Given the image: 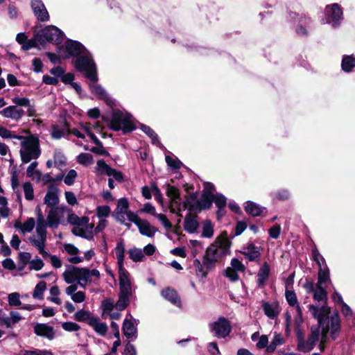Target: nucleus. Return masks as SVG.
Returning <instances> with one entry per match:
<instances>
[{
	"label": "nucleus",
	"instance_id": "f257e3e1",
	"mask_svg": "<svg viewBox=\"0 0 355 355\" xmlns=\"http://www.w3.org/2000/svg\"><path fill=\"white\" fill-rule=\"evenodd\" d=\"M0 137L3 139L11 138L19 140L24 139L21 144L24 150H20L21 159L24 164L30 162L33 159H37L41 155L40 140L36 135H31L25 137L24 136L13 134L7 128L0 126Z\"/></svg>",
	"mask_w": 355,
	"mask_h": 355
},
{
	"label": "nucleus",
	"instance_id": "f03ea898",
	"mask_svg": "<svg viewBox=\"0 0 355 355\" xmlns=\"http://www.w3.org/2000/svg\"><path fill=\"white\" fill-rule=\"evenodd\" d=\"M308 307L309 311L311 313L313 317L317 319L318 324L320 325L323 324L325 321H330V338L333 340H336L341 331V321L338 311H334L330 316L331 308L327 305V302H324L320 308L314 304H309Z\"/></svg>",
	"mask_w": 355,
	"mask_h": 355
},
{
	"label": "nucleus",
	"instance_id": "7ed1b4c3",
	"mask_svg": "<svg viewBox=\"0 0 355 355\" xmlns=\"http://www.w3.org/2000/svg\"><path fill=\"white\" fill-rule=\"evenodd\" d=\"M132 118L130 113L124 114L120 110H116L112 113L108 127L114 131L121 130L124 135L132 132L137 128Z\"/></svg>",
	"mask_w": 355,
	"mask_h": 355
},
{
	"label": "nucleus",
	"instance_id": "20e7f679",
	"mask_svg": "<svg viewBox=\"0 0 355 355\" xmlns=\"http://www.w3.org/2000/svg\"><path fill=\"white\" fill-rule=\"evenodd\" d=\"M37 26H35L34 37L41 45L46 42L56 45L60 44L63 41L64 34L62 31L53 25L46 26L40 31H37Z\"/></svg>",
	"mask_w": 355,
	"mask_h": 355
},
{
	"label": "nucleus",
	"instance_id": "39448f33",
	"mask_svg": "<svg viewBox=\"0 0 355 355\" xmlns=\"http://www.w3.org/2000/svg\"><path fill=\"white\" fill-rule=\"evenodd\" d=\"M74 67L78 71L85 73V76L93 83L98 81L96 65L90 55H81L78 57Z\"/></svg>",
	"mask_w": 355,
	"mask_h": 355
},
{
	"label": "nucleus",
	"instance_id": "423d86ee",
	"mask_svg": "<svg viewBox=\"0 0 355 355\" xmlns=\"http://www.w3.org/2000/svg\"><path fill=\"white\" fill-rule=\"evenodd\" d=\"M209 329L215 337L225 338L231 333L232 327L227 318L220 316L216 321L209 324Z\"/></svg>",
	"mask_w": 355,
	"mask_h": 355
},
{
	"label": "nucleus",
	"instance_id": "0eeeda50",
	"mask_svg": "<svg viewBox=\"0 0 355 355\" xmlns=\"http://www.w3.org/2000/svg\"><path fill=\"white\" fill-rule=\"evenodd\" d=\"M325 14L327 21L328 23L332 22L334 27L339 26L340 21L343 18V8L337 3L327 5L325 8Z\"/></svg>",
	"mask_w": 355,
	"mask_h": 355
},
{
	"label": "nucleus",
	"instance_id": "6e6552de",
	"mask_svg": "<svg viewBox=\"0 0 355 355\" xmlns=\"http://www.w3.org/2000/svg\"><path fill=\"white\" fill-rule=\"evenodd\" d=\"M64 47L68 56L66 58H78L81 54L89 53L85 46L78 41L68 39L64 43Z\"/></svg>",
	"mask_w": 355,
	"mask_h": 355
},
{
	"label": "nucleus",
	"instance_id": "1a4fd4ad",
	"mask_svg": "<svg viewBox=\"0 0 355 355\" xmlns=\"http://www.w3.org/2000/svg\"><path fill=\"white\" fill-rule=\"evenodd\" d=\"M232 241L228 238L227 231H223L217 236L212 243V246L216 247L220 251L222 256H226L230 253Z\"/></svg>",
	"mask_w": 355,
	"mask_h": 355
},
{
	"label": "nucleus",
	"instance_id": "9d476101",
	"mask_svg": "<svg viewBox=\"0 0 355 355\" xmlns=\"http://www.w3.org/2000/svg\"><path fill=\"white\" fill-rule=\"evenodd\" d=\"M31 8L38 21L44 22L49 20V12L42 0H32Z\"/></svg>",
	"mask_w": 355,
	"mask_h": 355
},
{
	"label": "nucleus",
	"instance_id": "9b49d317",
	"mask_svg": "<svg viewBox=\"0 0 355 355\" xmlns=\"http://www.w3.org/2000/svg\"><path fill=\"white\" fill-rule=\"evenodd\" d=\"M320 334V325L317 324L311 327V334L309 335L308 338L305 343L304 353L309 352L316 345L319 340Z\"/></svg>",
	"mask_w": 355,
	"mask_h": 355
},
{
	"label": "nucleus",
	"instance_id": "f8f14e48",
	"mask_svg": "<svg viewBox=\"0 0 355 355\" xmlns=\"http://www.w3.org/2000/svg\"><path fill=\"white\" fill-rule=\"evenodd\" d=\"M243 249L247 251L241 252V253L249 261L259 262L261 255L260 252L261 247H257L252 242H250L246 246L243 247Z\"/></svg>",
	"mask_w": 355,
	"mask_h": 355
},
{
	"label": "nucleus",
	"instance_id": "ddd939ff",
	"mask_svg": "<svg viewBox=\"0 0 355 355\" xmlns=\"http://www.w3.org/2000/svg\"><path fill=\"white\" fill-rule=\"evenodd\" d=\"M132 295V288H119V299L115 304L116 309L122 311L130 304V296Z\"/></svg>",
	"mask_w": 355,
	"mask_h": 355
},
{
	"label": "nucleus",
	"instance_id": "4468645a",
	"mask_svg": "<svg viewBox=\"0 0 355 355\" xmlns=\"http://www.w3.org/2000/svg\"><path fill=\"white\" fill-rule=\"evenodd\" d=\"M58 191L59 189L53 184L49 185L48 191L44 197V203L47 207H55V206L59 203Z\"/></svg>",
	"mask_w": 355,
	"mask_h": 355
},
{
	"label": "nucleus",
	"instance_id": "2eb2a0df",
	"mask_svg": "<svg viewBox=\"0 0 355 355\" xmlns=\"http://www.w3.org/2000/svg\"><path fill=\"white\" fill-rule=\"evenodd\" d=\"M34 332L37 336L52 340L55 336L53 327L46 324L37 323L34 327Z\"/></svg>",
	"mask_w": 355,
	"mask_h": 355
},
{
	"label": "nucleus",
	"instance_id": "dca6fc26",
	"mask_svg": "<svg viewBox=\"0 0 355 355\" xmlns=\"http://www.w3.org/2000/svg\"><path fill=\"white\" fill-rule=\"evenodd\" d=\"M161 295L164 299L169 301L171 304L178 306L181 305L180 297L177 291L174 288L166 287L162 291Z\"/></svg>",
	"mask_w": 355,
	"mask_h": 355
},
{
	"label": "nucleus",
	"instance_id": "f3484780",
	"mask_svg": "<svg viewBox=\"0 0 355 355\" xmlns=\"http://www.w3.org/2000/svg\"><path fill=\"white\" fill-rule=\"evenodd\" d=\"M198 216L188 213L184 218V228L189 234L196 232L199 226L197 220Z\"/></svg>",
	"mask_w": 355,
	"mask_h": 355
},
{
	"label": "nucleus",
	"instance_id": "a211bd4d",
	"mask_svg": "<svg viewBox=\"0 0 355 355\" xmlns=\"http://www.w3.org/2000/svg\"><path fill=\"white\" fill-rule=\"evenodd\" d=\"M270 267L268 262H264L257 273V284L259 287H263L270 276Z\"/></svg>",
	"mask_w": 355,
	"mask_h": 355
},
{
	"label": "nucleus",
	"instance_id": "6ab92c4d",
	"mask_svg": "<svg viewBox=\"0 0 355 355\" xmlns=\"http://www.w3.org/2000/svg\"><path fill=\"white\" fill-rule=\"evenodd\" d=\"M122 331L124 336L128 338H136L137 337V328L135 326L131 320L125 318L123 320Z\"/></svg>",
	"mask_w": 355,
	"mask_h": 355
},
{
	"label": "nucleus",
	"instance_id": "aec40b11",
	"mask_svg": "<svg viewBox=\"0 0 355 355\" xmlns=\"http://www.w3.org/2000/svg\"><path fill=\"white\" fill-rule=\"evenodd\" d=\"M46 222L48 226L52 229L58 227L60 223V216L57 207H53L50 209Z\"/></svg>",
	"mask_w": 355,
	"mask_h": 355
},
{
	"label": "nucleus",
	"instance_id": "412c9836",
	"mask_svg": "<svg viewBox=\"0 0 355 355\" xmlns=\"http://www.w3.org/2000/svg\"><path fill=\"white\" fill-rule=\"evenodd\" d=\"M99 320L98 317H95L89 322V326L92 327L98 335L105 336L107 332V325L105 322H100Z\"/></svg>",
	"mask_w": 355,
	"mask_h": 355
},
{
	"label": "nucleus",
	"instance_id": "4be33fe9",
	"mask_svg": "<svg viewBox=\"0 0 355 355\" xmlns=\"http://www.w3.org/2000/svg\"><path fill=\"white\" fill-rule=\"evenodd\" d=\"M137 226L141 234L148 237H153L157 230L156 227L150 226L146 220H142Z\"/></svg>",
	"mask_w": 355,
	"mask_h": 355
},
{
	"label": "nucleus",
	"instance_id": "5701e85b",
	"mask_svg": "<svg viewBox=\"0 0 355 355\" xmlns=\"http://www.w3.org/2000/svg\"><path fill=\"white\" fill-rule=\"evenodd\" d=\"M119 288H132L129 279V272L124 267L118 268Z\"/></svg>",
	"mask_w": 355,
	"mask_h": 355
},
{
	"label": "nucleus",
	"instance_id": "b1692460",
	"mask_svg": "<svg viewBox=\"0 0 355 355\" xmlns=\"http://www.w3.org/2000/svg\"><path fill=\"white\" fill-rule=\"evenodd\" d=\"M214 200V193H210L209 192H202L200 200H198L200 205L201 209L203 210H209L212 207V203Z\"/></svg>",
	"mask_w": 355,
	"mask_h": 355
},
{
	"label": "nucleus",
	"instance_id": "393cba45",
	"mask_svg": "<svg viewBox=\"0 0 355 355\" xmlns=\"http://www.w3.org/2000/svg\"><path fill=\"white\" fill-rule=\"evenodd\" d=\"M118 268L124 267L125 245L123 239H120L115 248Z\"/></svg>",
	"mask_w": 355,
	"mask_h": 355
},
{
	"label": "nucleus",
	"instance_id": "a878e982",
	"mask_svg": "<svg viewBox=\"0 0 355 355\" xmlns=\"http://www.w3.org/2000/svg\"><path fill=\"white\" fill-rule=\"evenodd\" d=\"M244 209L248 214L252 216H259L261 215L264 208L261 207L259 205L252 201H247Z\"/></svg>",
	"mask_w": 355,
	"mask_h": 355
},
{
	"label": "nucleus",
	"instance_id": "bb28decb",
	"mask_svg": "<svg viewBox=\"0 0 355 355\" xmlns=\"http://www.w3.org/2000/svg\"><path fill=\"white\" fill-rule=\"evenodd\" d=\"M95 316H93L92 313L88 310L80 309L78 311L73 315V319L79 322H87L89 325L91 320L94 319Z\"/></svg>",
	"mask_w": 355,
	"mask_h": 355
},
{
	"label": "nucleus",
	"instance_id": "cd10ccee",
	"mask_svg": "<svg viewBox=\"0 0 355 355\" xmlns=\"http://www.w3.org/2000/svg\"><path fill=\"white\" fill-rule=\"evenodd\" d=\"M355 67V56L354 55H345L341 61V68L345 72H351Z\"/></svg>",
	"mask_w": 355,
	"mask_h": 355
},
{
	"label": "nucleus",
	"instance_id": "c85d7f7f",
	"mask_svg": "<svg viewBox=\"0 0 355 355\" xmlns=\"http://www.w3.org/2000/svg\"><path fill=\"white\" fill-rule=\"evenodd\" d=\"M166 187V196L171 199V202H174L176 205H179L178 200H181L180 191L175 186L167 184Z\"/></svg>",
	"mask_w": 355,
	"mask_h": 355
},
{
	"label": "nucleus",
	"instance_id": "c756f323",
	"mask_svg": "<svg viewBox=\"0 0 355 355\" xmlns=\"http://www.w3.org/2000/svg\"><path fill=\"white\" fill-rule=\"evenodd\" d=\"M183 209H188L189 213L191 214H196L198 216V214L200 213L203 209H201V205L198 200L196 202H191L188 200H184L182 202Z\"/></svg>",
	"mask_w": 355,
	"mask_h": 355
},
{
	"label": "nucleus",
	"instance_id": "7c9ffc66",
	"mask_svg": "<svg viewBox=\"0 0 355 355\" xmlns=\"http://www.w3.org/2000/svg\"><path fill=\"white\" fill-rule=\"evenodd\" d=\"M89 218L87 216L79 217L74 213L69 214L67 217V221L73 225L77 226H83L89 223Z\"/></svg>",
	"mask_w": 355,
	"mask_h": 355
},
{
	"label": "nucleus",
	"instance_id": "2f4dec72",
	"mask_svg": "<svg viewBox=\"0 0 355 355\" xmlns=\"http://www.w3.org/2000/svg\"><path fill=\"white\" fill-rule=\"evenodd\" d=\"M72 268L76 270L77 275V280L80 282L83 281L85 284L88 282L91 281L89 274V268H78L76 266H72Z\"/></svg>",
	"mask_w": 355,
	"mask_h": 355
},
{
	"label": "nucleus",
	"instance_id": "473e14b6",
	"mask_svg": "<svg viewBox=\"0 0 355 355\" xmlns=\"http://www.w3.org/2000/svg\"><path fill=\"white\" fill-rule=\"evenodd\" d=\"M285 343L284 339L282 338L281 334H275L270 345L267 347L266 351L268 353H272L275 351L277 345H283Z\"/></svg>",
	"mask_w": 355,
	"mask_h": 355
},
{
	"label": "nucleus",
	"instance_id": "72a5a7b5",
	"mask_svg": "<svg viewBox=\"0 0 355 355\" xmlns=\"http://www.w3.org/2000/svg\"><path fill=\"white\" fill-rule=\"evenodd\" d=\"M296 338H297V349L300 352H302L304 353L305 349V340H304V334L301 329L300 327H296Z\"/></svg>",
	"mask_w": 355,
	"mask_h": 355
},
{
	"label": "nucleus",
	"instance_id": "f704fd0d",
	"mask_svg": "<svg viewBox=\"0 0 355 355\" xmlns=\"http://www.w3.org/2000/svg\"><path fill=\"white\" fill-rule=\"evenodd\" d=\"M46 289V283L41 281L37 284L35 287L33 297L35 299L42 300L44 298V292Z\"/></svg>",
	"mask_w": 355,
	"mask_h": 355
},
{
	"label": "nucleus",
	"instance_id": "c9c22d12",
	"mask_svg": "<svg viewBox=\"0 0 355 355\" xmlns=\"http://www.w3.org/2000/svg\"><path fill=\"white\" fill-rule=\"evenodd\" d=\"M214 227L210 220L207 219L203 222L201 236L204 238H211L214 235Z\"/></svg>",
	"mask_w": 355,
	"mask_h": 355
},
{
	"label": "nucleus",
	"instance_id": "e433bc0d",
	"mask_svg": "<svg viewBox=\"0 0 355 355\" xmlns=\"http://www.w3.org/2000/svg\"><path fill=\"white\" fill-rule=\"evenodd\" d=\"M203 257H208L209 259H214L215 260H218V259L223 257L224 256H222L220 254V251L219 249H218L215 246H212V244L211 246L208 247L206 249L205 253Z\"/></svg>",
	"mask_w": 355,
	"mask_h": 355
},
{
	"label": "nucleus",
	"instance_id": "4c0bfd02",
	"mask_svg": "<svg viewBox=\"0 0 355 355\" xmlns=\"http://www.w3.org/2000/svg\"><path fill=\"white\" fill-rule=\"evenodd\" d=\"M101 146H93L91 148H89L87 146H84L83 148L85 150H89L93 153H95L98 155H102L105 157H110V153L105 150L103 147V144L101 142Z\"/></svg>",
	"mask_w": 355,
	"mask_h": 355
},
{
	"label": "nucleus",
	"instance_id": "58836bf2",
	"mask_svg": "<svg viewBox=\"0 0 355 355\" xmlns=\"http://www.w3.org/2000/svg\"><path fill=\"white\" fill-rule=\"evenodd\" d=\"M129 257L134 262H140L144 258V252L139 248H134L128 250Z\"/></svg>",
	"mask_w": 355,
	"mask_h": 355
},
{
	"label": "nucleus",
	"instance_id": "ea45409f",
	"mask_svg": "<svg viewBox=\"0 0 355 355\" xmlns=\"http://www.w3.org/2000/svg\"><path fill=\"white\" fill-rule=\"evenodd\" d=\"M17 106L10 105L3 110L0 111V114L3 115L6 118H10L14 120H17Z\"/></svg>",
	"mask_w": 355,
	"mask_h": 355
},
{
	"label": "nucleus",
	"instance_id": "a19ab883",
	"mask_svg": "<svg viewBox=\"0 0 355 355\" xmlns=\"http://www.w3.org/2000/svg\"><path fill=\"white\" fill-rule=\"evenodd\" d=\"M129 202L126 198H120L117 203L116 209L114 211L118 214H127L129 211Z\"/></svg>",
	"mask_w": 355,
	"mask_h": 355
},
{
	"label": "nucleus",
	"instance_id": "79ce46f5",
	"mask_svg": "<svg viewBox=\"0 0 355 355\" xmlns=\"http://www.w3.org/2000/svg\"><path fill=\"white\" fill-rule=\"evenodd\" d=\"M140 128L145 134H146L152 139L153 144L159 142L157 135L150 126L145 124H141Z\"/></svg>",
	"mask_w": 355,
	"mask_h": 355
},
{
	"label": "nucleus",
	"instance_id": "37998d69",
	"mask_svg": "<svg viewBox=\"0 0 355 355\" xmlns=\"http://www.w3.org/2000/svg\"><path fill=\"white\" fill-rule=\"evenodd\" d=\"M71 232L73 235L84 238L89 241L94 239L93 232L89 231V234H86L85 231L80 227H74L71 230Z\"/></svg>",
	"mask_w": 355,
	"mask_h": 355
},
{
	"label": "nucleus",
	"instance_id": "c03bdc74",
	"mask_svg": "<svg viewBox=\"0 0 355 355\" xmlns=\"http://www.w3.org/2000/svg\"><path fill=\"white\" fill-rule=\"evenodd\" d=\"M77 162L83 166H88L93 163V156L89 153H82L77 157Z\"/></svg>",
	"mask_w": 355,
	"mask_h": 355
},
{
	"label": "nucleus",
	"instance_id": "a18cd8bd",
	"mask_svg": "<svg viewBox=\"0 0 355 355\" xmlns=\"http://www.w3.org/2000/svg\"><path fill=\"white\" fill-rule=\"evenodd\" d=\"M90 90L100 100L106 97V91L100 85H90Z\"/></svg>",
	"mask_w": 355,
	"mask_h": 355
},
{
	"label": "nucleus",
	"instance_id": "49530a36",
	"mask_svg": "<svg viewBox=\"0 0 355 355\" xmlns=\"http://www.w3.org/2000/svg\"><path fill=\"white\" fill-rule=\"evenodd\" d=\"M262 309L265 315L271 319L275 318L278 314V313L275 311L272 305L268 302L263 303Z\"/></svg>",
	"mask_w": 355,
	"mask_h": 355
},
{
	"label": "nucleus",
	"instance_id": "de8ad7c7",
	"mask_svg": "<svg viewBox=\"0 0 355 355\" xmlns=\"http://www.w3.org/2000/svg\"><path fill=\"white\" fill-rule=\"evenodd\" d=\"M97 169L101 174H105L109 175L113 169L103 159H99L97 161Z\"/></svg>",
	"mask_w": 355,
	"mask_h": 355
},
{
	"label": "nucleus",
	"instance_id": "09e8293b",
	"mask_svg": "<svg viewBox=\"0 0 355 355\" xmlns=\"http://www.w3.org/2000/svg\"><path fill=\"white\" fill-rule=\"evenodd\" d=\"M165 160L167 165L172 168L173 170H177L181 168L183 166V164L179 159H173L170 155H166L165 157Z\"/></svg>",
	"mask_w": 355,
	"mask_h": 355
},
{
	"label": "nucleus",
	"instance_id": "8fccbe9b",
	"mask_svg": "<svg viewBox=\"0 0 355 355\" xmlns=\"http://www.w3.org/2000/svg\"><path fill=\"white\" fill-rule=\"evenodd\" d=\"M25 198L27 200H32L34 198V190L32 184L26 182L23 184Z\"/></svg>",
	"mask_w": 355,
	"mask_h": 355
},
{
	"label": "nucleus",
	"instance_id": "3c124183",
	"mask_svg": "<svg viewBox=\"0 0 355 355\" xmlns=\"http://www.w3.org/2000/svg\"><path fill=\"white\" fill-rule=\"evenodd\" d=\"M285 297L288 304L291 306H295L297 304L296 293L293 290H285Z\"/></svg>",
	"mask_w": 355,
	"mask_h": 355
},
{
	"label": "nucleus",
	"instance_id": "603ef678",
	"mask_svg": "<svg viewBox=\"0 0 355 355\" xmlns=\"http://www.w3.org/2000/svg\"><path fill=\"white\" fill-rule=\"evenodd\" d=\"M46 226L48 225L46 220L44 222H37L36 232L41 239H46Z\"/></svg>",
	"mask_w": 355,
	"mask_h": 355
},
{
	"label": "nucleus",
	"instance_id": "864d4df0",
	"mask_svg": "<svg viewBox=\"0 0 355 355\" xmlns=\"http://www.w3.org/2000/svg\"><path fill=\"white\" fill-rule=\"evenodd\" d=\"M64 279L67 284H72L77 280L76 270L71 268V270H66L63 272Z\"/></svg>",
	"mask_w": 355,
	"mask_h": 355
},
{
	"label": "nucleus",
	"instance_id": "5fc2aeb1",
	"mask_svg": "<svg viewBox=\"0 0 355 355\" xmlns=\"http://www.w3.org/2000/svg\"><path fill=\"white\" fill-rule=\"evenodd\" d=\"M29 241L31 243V244L38 250L40 253L44 250L46 239H40L39 240H37L35 239L33 236H31L29 237Z\"/></svg>",
	"mask_w": 355,
	"mask_h": 355
},
{
	"label": "nucleus",
	"instance_id": "6e6d98bb",
	"mask_svg": "<svg viewBox=\"0 0 355 355\" xmlns=\"http://www.w3.org/2000/svg\"><path fill=\"white\" fill-rule=\"evenodd\" d=\"M8 303L10 306H18L21 304L20 301V295L19 293L15 292L8 295Z\"/></svg>",
	"mask_w": 355,
	"mask_h": 355
},
{
	"label": "nucleus",
	"instance_id": "4d7b16f0",
	"mask_svg": "<svg viewBox=\"0 0 355 355\" xmlns=\"http://www.w3.org/2000/svg\"><path fill=\"white\" fill-rule=\"evenodd\" d=\"M318 279L320 282L326 283L329 280V270L327 267L326 268H322V266H319L318 270Z\"/></svg>",
	"mask_w": 355,
	"mask_h": 355
},
{
	"label": "nucleus",
	"instance_id": "13d9d810",
	"mask_svg": "<svg viewBox=\"0 0 355 355\" xmlns=\"http://www.w3.org/2000/svg\"><path fill=\"white\" fill-rule=\"evenodd\" d=\"M218 209L225 208L227 205V198L221 193H217L214 196V202Z\"/></svg>",
	"mask_w": 355,
	"mask_h": 355
},
{
	"label": "nucleus",
	"instance_id": "bf43d9fd",
	"mask_svg": "<svg viewBox=\"0 0 355 355\" xmlns=\"http://www.w3.org/2000/svg\"><path fill=\"white\" fill-rule=\"evenodd\" d=\"M151 191L153 192L155 200L162 205L164 203V199L161 191L156 183L153 182L151 184Z\"/></svg>",
	"mask_w": 355,
	"mask_h": 355
},
{
	"label": "nucleus",
	"instance_id": "052dcab7",
	"mask_svg": "<svg viewBox=\"0 0 355 355\" xmlns=\"http://www.w3.org/2000/svg\"><path fill=\"white\" fill-rule=\"evenodd\" d=\"M62 329L66 331H77L80 329V327L73 322H64L62 324Z\"/></svg>",
	"mask_w": 355,
	"mask_h": 355
},
{
	"label": "nucleus",
	"instance_id": "680f3d73",
	"mask_svg": "<svg viewBox=\"0 0 355 355\" xmlns=\"http://www.w3.org/2000/svg\"><path fill=\"white\" fill-rule=\"evenodd\" d=\"M114 307V301L112 298H106L101 303V308L105 313L111 312Z\"/></svg>",
	"mask_w": 355,
	"mask_h": 355
},
{
	"label": "nucleus",
	"instance_id": "e2e57ef3",
	"mask_svg": "<svg viewBox=\"0 0 355 355\" xmlns=\"http://www.w3.org/2000/svg\"><path fill=\"white\" fill-rule=\"evenodd\" d=\"M35 225V219L33 218H29L22 225L21 232H31Z\"/></svg>",
	"mask_w": 355,
	"mask_h": 355
},
{
	"label": "nucleus",
	"instance_id": "0e129e2a",
	"mask_svg": "<svg viewBox=\"0 0 355 355\" xmlns=\"http://www.w3.org/2000/svg\"><path fill=\"white\" fill-rule=\"evenodd\" d=\"M313 297L314 300L318 302H327V291H314L313 293Z\"/></svg>",
	"mask_w": 355,
	"mask_h": 355
},
{
	"label": "nucleus",
	"instance_id": "69168bd1",
	"mask_svg": "<svg viewBox=\"0 0 355 355\" xmlns=\"http://www.w3.org/2000/svg\"><path fill=\"white\" fill-rule=\"evenodd\" d=\"M225 275L230 279L231 282H236L239 279L237 271L231 267H227L225 270Z\"/></svg>",
	"mask_w": 355,
	"mask_h": 355
},
{
	"label": "nucleus",
	"instance_id": "338daca9",
	"mask_svg": "<svg viewBox=\"0 0 355 355\" xmlns=\"http://www.w3.org/2000/svg\"><path fill=\"white\" fill-rule=\"evenodd\" d=\"M76 177L77 172L74 169H71L69 171L67 175L65 176L64 182L67 185L71 186L74 183Z\"/></svg>",
	"mask_w": 355,
	"mask_h": 355
},
{
	"label": "nucleus",
	"instance_id": "774afa93",
	"mask_svg": "<svg viewBox=\"0 0 355 355\" xmlns=\"http://www.w3.org/2000/svg\"><path fill=\"white\" fill-rule=\"evenodd\" d=\"M23 355H54L51 351L35 349L33 350H25Z\"/></svg>",
	"mask_w": 355,
	"mask_h": 355
}]
</instances>
